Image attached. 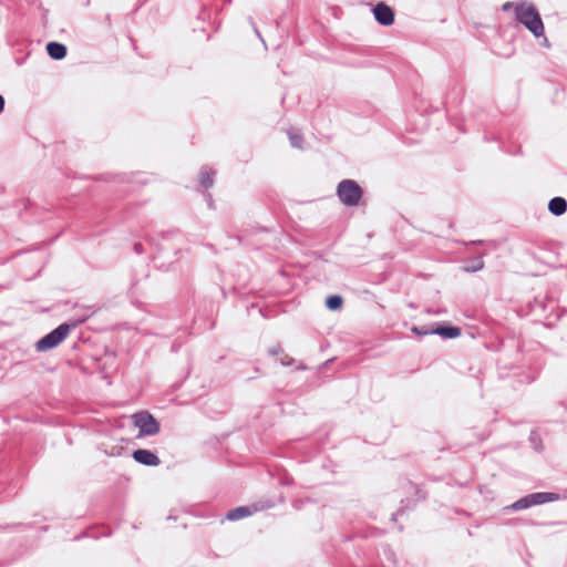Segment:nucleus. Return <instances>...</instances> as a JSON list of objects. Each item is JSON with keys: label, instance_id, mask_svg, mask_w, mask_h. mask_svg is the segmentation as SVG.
I'll list each match as a JSON object with an SVG mask.
<instances>
[{"label": "nucleus", "instance_id": "obj_1", "mask_svg": "<svg viewBox=\"0 0 567 567\" xmlns=\"http://www.w3.org/2000/svg\"><path fill=\"white\" fill-rule=\"evenodd\" d=\"M516 20L522 23L536 38L544 37V23L542 18L532 2L518 1L515 4Z\"/></svg>", "mask_w": 567, "mask_h": 567}, {"label": "nucleus", "instance_id": "obj_2", "mask_svg": "<svg viewBox=\"0 0 567 567\" xmlns=\"http://www.w3.org/2000/svg\"><path fill=\"white\" fill-rule=\"evenodd\" d=\"M362 188L352 179H343L338 184L337 195L346 206H358L362 197Z\"/></svg>", "mask_w": 567, "mask_h": 567}, {"label": "nucleus", "instance_id": "obj_3", "mask_svg": "<svg viewBox=\"0 0 567 567\" xmlns=\"http://www.w3.org/2000/svg\"><path fill=\"white\" fill-rule=\"evenodd\" d=\"M70 333V326L66 323L60 324L58 328L52 330L50 333L41 338L35 343V349L39 352L49 351L58 347Z\"/></svg>", "mask_w": 567, "mask_h": 567}, {"label": "nucleus", "instance_id": "obj_4", "mask_svg": "<svg viewBox=\"0 0 567 567\" xmlns=\"http://www.w3.org/2000/svg\"><path fill=\"white\" fill-rule=\"evenodd\" d=\"M133 422L138 427V436H152L159 432L161 426L156 419L148 412L142 411L133 415Z\"/></svg>", "mask_w": 567, "mask_h": 567}, {"label": "nucleus", "instance_id": "obj_5", "mask_svg": "<svg viewBox=\"0 0 567 567\" xmlns=\"http://www.w3.org/2000/svg\"><path fill=\"white\" fill-rule=\"evenodd\" d=\"M262 506H259L258 504H252L248 506H239L234 509L228 511L226 518L230 522L239 520L241 518L251 516L252 514L257 513L258 511L262 509Z\"/></svg>", "mask_w": 567, "mask_h": 567}, {"label": "nucleus", "instance_id": "obj_6", "mask_svg": "<svg viewBox=\"0 0 567 567\" xmlns=\"http://www.w3.org/2000/svg\"><path fill=\"white\" fill-rule=\"evenodd\" d=\"M373 14L375 20L382 25H391L394 21L393 10L383 2L374 7Z\"/></svg>", "mask_w": 567, "mask_h": 567}, {"label": "nucleus", "instance_id": "obj_7", "mask_svg": "<svg viewBox=\"0 0 567 567\" xmlns=\"http://www.w3.org/2000/svg\"><path fill=\"white\" fill-rule=\"evenodd\" d=\"M133 458L143 465L157 466L161 461L156 454L150 450H136L133 452Z\"/></svg>", "mask_w": 567, "mask_h": 567}, {"label": "nucleus", "instance_id": "obj_8", "mask_svg": "<svg viewBox=\"0 0 567 567\" xmlns=\"http://www.w3.org/2000/svg\"><path fill=\"white\" fill-rule=\"evenodd\" d=\"M529 498L532 502V505H540L545 503L556 502L560 498V496L556 493H549V492H538L529 494Z\"/></svg>", "mask_w": 567, "mask_h": 567}, {"label": "nucleus", "instance_id": "obj_9", "mask_svg": "<svg viewBox=\"0 0 567 567\" xmlns=\"http://www.w3.org/2000/svg\"><path fill=\"white\" fill-rule=\"evenodd\" d=\"M47 52L54 60H62L66 55V47L59 42H49Z\"/></svg>", "mask_w": 567, "mask_h": 567}, {"label": "nucleus", "instance_id": "obj_10", "mask_svg": "<svg viewBox=\"0 0 567 567\" xmlns=\"http://www.w3.org/2000/svg\"><path fill=\"white\" fill-rule=\"evenodd\" d=\"M548 210L555 215L560 216L567 210V202L563 197H554L548 203Z\"/></svg>", "mask_w": 567, "mask_h": 567}, {"label": "nucleus", "instance_id": "obj_11", "mask_svg": "<svg viewBox=\"0 0 567 567\" xmlns=\"http://www.w3.org/2000/svg\"><path fill=\"white\" fill-rule=\"evenodd\" d=\"M432 332L443 338L453 339L461 334V329L457 327H436L432 329Z\"/></svg>", "mask_w": 567, "mask_h": 567}, {"label": "nucleus", "instance_id": "obj_12", "mask_svg": "<svg viewBox=\"0 0 567 567\" xmlns=\"http://www.w3.org/2000/svg\"><path fill=\"white\" fill-rule=\"evenodd\" d=\"M215 172L212 168L204 167L199 173V183L203 187L213 186Z\"/></svg>", "mask_w": 567, "mask_h": 567}, {"label": "nucleus", "instance_id": "obj_13", "mask_svg": "<svg viewBox=\"0 0 567 567\" xmlns=\"http://www.w3.org/2000/svg\"><path fill=\"white\" fill-rule=\"evenodd\" d=\"M532 502L529 498V495L519 498L515 503H513L511 506L505 507V511L512 509V511H520L532 507Z\"/></svg>", "mask_w": 567, "mask_h": 567}, {"label": "nucleus", "instance_id": "obj_14", "mask_svg": "<svg viewBox=\"0 0 567 567\" xmlns=\"http://www.w3.org/2000/svg\"><path fill=\"white\" fill-rule=\"evenodd\" d=\"M342 298L340 296L333 295L327 298L326 306L330 310H338L342 306Z\"/></svg>", "mask_w": 567, "mask_h": 567}, {"label": "nucleus", "instance_id": "obj_15", "mask_svg": "<svg viewBox=\"0 0 567 567\" xmlns=\"http://www.w3.org/2000/svg\"><path fill=\"white\" fill-rule=\"evenodd\" d=\"M289 141L292 147L302 148V136L296 132H289Z\"/></svg>", "mask_w": 567, "mask_h": 567}, {"label": "nucleus", "instance_id": "obj_16", "mask_svg": "<svg viewBox=\"0 0 567 567\" xmlns=\"http://www.w3.org/2000/svg\"><path fill=\"white\" fill-rule=\"evenodd\" d=\"M411 331L417 336H426V334H433L432 329H424L419 327H412Z\"/></svg>", "mask_w": 567, "mask_h": 567}, {"label": "nucleus", "instance_id": "obj_17", "mask_svg": "<svg viewBox=\"0 0 567 567\" xmlns=\"http://www.w3.org/2000/svg\"><path fill=\"white\" fill-rule=\"evenodd\" d=\"M483 266H484V265H483V261H482V260H478L476 264H474V266H473V267H471V268H470V267H467V268H466V270H467V271L475 272V271H477V270H481V269L483 268Z\"/></svg>", "mask_w": 567, "mask_h": 567}, {"label": "nucleus", "instance_id": "obj_18", "mask_svg": "<svg viewBox=\"0 0 567 567\" xmlns=\"http://www.w3.org/2000/svg\"><path fill=\"white\" fill-rule=\"evenodd\" d=\"M516 3H517V2H511V1L505 2V3L502 6V10H503V11H508V10H511V9H514V10H515V4H516Z\"/></svg>", "mask_w": 567, "mask_h": 567}, {"label": "nucleus", "instance_id": "obj_19", "mask_svg": "<svg viewBox=\"0 0 567 567\" xmlns=\"http://www.w3.org/2000/svg\"><path fill=\"white\" fill-rule=\"evenodd\" d=\"M4 107V99L2 95H0V113L3 111Z\"/></svg>", "mask_w": 567, "mask_h": 567}, {"label": "nucleus", "instance_id": "obj_20", "mask_svg": "<svg viewBox=\"0 0 567 567\" xmlns=\"http://www.w3.org/2000/svg\"><path fill=\"white\" fill-rule=\"evenodd\" d=\"M544 47H549L548 40L546 37H544L543 43Z\"/></svg>", "mask_w": 567, "mask_h": 567}]
</instances>
